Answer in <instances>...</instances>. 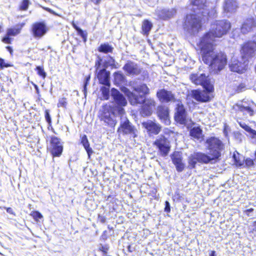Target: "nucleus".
<instances>
[{
    "label": "nucleus",
    "mask_w": 256,
    "mask_h": 256,
    "mask_svg": "<svg viewBox=\"0 0 256 256\" xmlns=\"http://www.w3.org/2000/svg\"><path fill=\"white\" fill-rule=\"evenodd\" d=\"M90 75L88 76L85 79L84 84V90L83 91L84 94L86 93L87 90V86L90 83Z\"/></svg>",
    "instance_id": "obj_42"
},
{
    "label": "nucleus",
    "mask_w": 256,
    "mask_h": 256,
    "mask_svg": "<svg viewBox=\"0 0 256 256\" xmlns=\"http://www.w3.org/2000/svg\"><path fill=\"white\" fill-rule=\"evenodd\" d=\"M133 92L125 88L124 93L130 103L132 106L142 105L141 112L149 116L152 114V108L156 106V100L153 98H146L150 94V88L146 84H141L132 88Z\"/></svg>",
    "instance_id": "obj_2"
},
{
    "label": "nucleus",
    "mask_w": 256,
    "mask_h": 256,
    "mask_svg": "<svg viewBox=\"0 0 256 256\" xmlns=\"http://www.w3.org/2000/svg\"><path fill=\"white\" fill-rule=\"evenodd\" d=\"M6 48L10 52V54L12 56L14 54V50L10 46H6Z\"/></svg>",
    "instance_id": "obj_48"
},
{
    "label": "nucleus",
    "mask_w": 256,
    "mask_h": 256,
    "mask_svg": "<svg viewBox=\"0 0 256 256\" xmlns=\"http://www.w3.org/2000/svg\"><path fill=\"white\" fill-rule=\"evenodd\" d=\"M242 58L248 61L256 55V42L248 40L244 42L240 50Z\"/></svg>",
    "instance_id": "obj_9"
},
{
    "label": "nucleus",
    "mask_w": 256,
    "mask_h": 256,
    "mask_svg": "<svg viewBox=\"0 0 256 256\" xmlns=\"http://www.w3.org/2000/svg\"><path fill=\"white\" fill-rule=\"evenodd\" d=\"M174 134V132L168 128H165L164 130V136H170L172 134Z\"/></svg>",
    "instance_id": "obj_44"
},
{
    "label": "nucleus",
    "mask_w": 256,
    "mask_h": 256,
    "mask_svg": "<svg viewBox=\"0 0 256 256\" xmlns=\"http://www.w3.org/2000/svg\"><path fill=\"white\" fill-rule=\"evenodd\" d=\"M35 70L36 71L37 74L42 78H45L46 74V72H44L43 66H36Z\"/></svg>",
    "instance_id": "obj_35"
},
{
    "label": "nucleus",
    "mask_w": 256,
    "mask_h": 256,
    "mask_svg": "<svg viewBox=\"0 0 256 256\" xmlns=\"http://www.w3.org/2000/svg\"><path fill=\"white\" fill-rule=\"evenodd\" d=\"M48 30V28L44 22H37L32 26L31 32L33 36L36 38H42Z\"/></svg>",
    "instance_id": "obj_14"
},
{
    "label": "nucleus",
    "mask_w": 256,
    "mask_h": 256,
    "mask_svg": "<svg viewBox=\"0 0 256 256\" xmlns=\"http://www.w3.org/2000/svg\"><path fill=\"white\" fill-rule=\"evenodd\" d=\"M152 28V23L148 20H144L142 22L141 33L144 36H148Z\"/></svg>",
    "instance_id": "obj_27"
},
{
    "label": "nucleus",
    "mask_w": 256,
    "mask_h": 256,
    "mask_svg": "<svg viewBox=\"0 0 256 256\" xmlns=\"http://www.w3.org/2000/svg\"><path fill=\"white\" fill-rule=\"evenodd\" d=\"M170 158L172 164L175 166L176 170L181 172L184 170L185 164L182 162V152L174 151L170 154Z\"/></svg>",
    "instance_id": "obj_18"
},
{
    "label": "nucleus",
    "mask_w": 256,
    "mask_h": 256,
    "mask_svg": "<svg viewBox=\"0 0 256 256\" xmlns=\"http://www.w3.org/2000/svg\"><path fill=\"white\" fill-rule=\"evenodd\" d=\"M110 87L103 86L100 88V92L104 100H108L110 98Z\"/></svg>",
    "instance_id": "obj_32"
},
{
    "label": "nucleus",
    "mask_w": 256,
    "mask_h": 256,
    "mask_svg": "<svg viewBox=\"0 0 256 256\" xmlns=\"http://www.w3.org/2000/svg\"><path fill=\"white\" fill-rule=\"evenodd\" d=\"M156 96L161 102H176L174 114V121L180 124L186 125L188 122L187 111L184 104L180 99H176L175 95L171 91L162 88L158 90Z\"/></svg>",
    "instance_id": "obj_4"
},
{
    "label": "nucleus",
    "mask_w": 256,
    "mask_h": 256,
    "mask_svg": "<svg viewBox=\"0 0 256 256\" xmlns=\"http://www.w3.org/2000/svg\"><path fill=\"white\" fill-rule=\"evenodd\" d=\"M156 116L164 124H170V109L168 106L163 104L158 106L156 108Z\"/></svg>",
    "instance_id": "obj_17"
},
{
    "label": "nucleus",
    "mask_w": 256,
    "mask_h": 256,
    "mask_svg": "<svg viewBox=\"0 0 256 256\" xmlns=\"http://www.w3.org/2000/svg\"><path fill=\"white\" fill-rule=\"evenodd\" d=\"M233 158L236 166L242 167L244 165V157L238 152L234 153Z\"/></svg>",
    "instance_id": "obj_29"
},
{
    "label": "nucleus",
    "mask_w": 256,
    "mask_h": 256,
    "mask_svg": "<svg viewBox=\"0 0 256 256\" xmlns=\"http://www.w3.org/2000/svg\"><path fill=\"white\" fill-rule=\"evenodd\" d=\"M114 116L115 112L112 106L108 104L102 106V110L98 115L100 121L104 122L107 126L114 128L116 124Z\"/></svg>",
    "instance_id": "obj_8"
},
{
    "label": "nucleus",
    "mask_w": 256,
    "mask_h": 256,
    "mask_svg": "<svg viewBox=\"0 0 256 256\" xmlns=\"http://www.w3.org/2000/svg\"><path fill=\"white\" fill-rule=\"evenodd\" d=\"M109 248V246L106 244L104 246H102L101 247L99 248L98 250L102 252L103 254L106 256L107 254Z\"/></svg>",
    "instance_id": "obj_40"
},
{
    "label": "nucleus",
    "mask_w": 256,
    "mask_h": 256,
    "mask_svg": "<svg viewBox=\"0 0 256 256\" xmlns=\"http://www.w3.org/2000/svg\"><path fill=\"white\" fill-rule=\"evenodd\" d=\"M98 220L100 221L101 223H104L106 221V217L100 214L98 216Z\"/></svg>",
    "instance_id": "obj_47"
},
{
    "label": "nucleus",
    "mask_w": 256,
    "mask_h": 256,
    "mask_svg": "<svg viewBox=\"0 0 256 256\" xmlns=\"http://www.w3.org/2000/svg\"><path fill=\"white\" fill-rule=\"evenodd\" d=\"M206 0H192V4L193 6H205Z\"/></svg>",
    "instance_id": "obj_39"
},
{
    "label": "nucleus",
    "mask_w": 256,
    "mask_h": 256,
    "mask_svg": "<svg viewBox=\"0 0 256 256\" xmlns=\"http://www.w3.org/2000/svg\"><path fill=\"white\" fill-rule=\"evenodd\" d=\"M123 70L130 75L137 76L141 74L142 70L137 64L134 62L128 61L123 66Z\"/></svg>",
    "instance_id": "obj_20"
},
{
    "label": "nucleus",
    "mask_w": 256,
    "mask_h": 256,
    "mask_svg": "<svg viewBox=\"0 0 256 256\" xmlns=\"http://www.w3.org/2000/svg\"><path fill=\"white\" fill-rule=\"evenodd\" d=\"M204 19L198 14L186 15L182 24L184 30L190 35H195L203 30Z\"/></svg>",
    "instance_id": "obj_6"
},
{
    "label": "nucleus",
    "mask_w": 256,
    "mask_h": 256,
    "mask_svg": "<svg viewBox=\"0 0 256 256\" xmlns=\"http://www.w3.org/2000/svg\"><path fill=\"white\" fill-rule=\"evenodd\" d=\"M143 128L146 130L148 136L158 134L162 130V126L160 124L156 122L155 120H148L142 122Z\"/></svg>",
    "instance_id": "obj_15"
},
{
    "label": "nucleus",
    "mask_w": 256,
    "mask_h": 256,
    "mask_svg": "<svg viewBox=\"0 0 256 256\" xmlns=\"http://www.w3.org/2000/svg\"><path fill=\"white\" fill-rule=\"evenodd\" d=\"M253 208H250L248 209H247L244 211V212L246 214L247 216H250L249 212H252L254 211Z\"/></svg>",
    "instance_id": "obj_52"
},
{
    "label": "nucleus",
    "mask_w": 256,
    "mask_h": 256,
    "mask_svg": "<svg viewBox=\"0 0 256 256\" xmlns=\"http://www.w3.org/2000/svg\"><path fill=\"white\" fill-rule=\"evenodd\" d=\"M254 165V160L247 158L246 160L244 159V165L242 166L244 167H250Z\"/></svg>",
    "instance_id": "obj_38"
},
{
    "label": "nucleus",
    "mask_w": 256,
    "mask_h": 256,
    "mask_svg": "<svg viewBox=\"0 0 256 256\" xmlns=\"http://www.w3.org/2000/svg\"><path fill=\"white\" fill-rule=\"evenodd\" d=\"M30 215L32 217L34 221L36 222H39V220L42 219L43 218L42 214L38 210L32 211Z\"/></svg>",
    "instance_id": "obj_33"
},
{
    "label": "nucleus",
    "mask_w": 256,
    "mask_h": 256,
    "mask_svg": "<svg viewBox=\"0 0 256 256\" xmlns=\"http://www.w3.org/2000/svg\"><path fill=\"white\" fill-rule=\"evenodd\" d=\"M170 205L168 202L166 201L165 202V208L164 211L166 212H170Z\"/></svg>",
    "instance_id": "obj_46"
},
{
    "label": "nucleus",
    "mask_w": 256,
    "mask_h": 256,
    "mask_svg": "<svg viewBox=\"0 0 256 256\" xmlns=\"http://www.w3.org/2000/svg\"><path fill=\"white\" fill-rule=\"evenodd\" d=\"M230 70L238 74H242L246 70V68L244 64L238 60H234L230 64Z\"/></svg>",
    "instance_id": "obj_23"
},
{
    "label": "nucleus",
    "mask_w": 256,
    "mask_h": 256,
    "mask_svg": "<svg viewBox=\"0 0 256 256\" xmlns=\"http://www.w3.org/2000/svg\"><path fill=\"white\" fill-rule=\"evenodd\" d=\"M114 66V64H110V66Z\"/></svg>",
    "instance_id": "obj_62"
},
{
    "label": "nucleus",
    "mask_w": 256,
    "mask_h": 256,
    "mask_svg": "<svg viewBox=\"0 0 256 256\" xmlns=\"http://www.w3.org/2000/svg\"><path fill=\"white\" fill-rule=\"evenodd\" d=\"M110 61L112 62L113 63L115 62L114 59L113 57L110 56Z\"/></svg>",
    "instance_id": "obj_56"
},
{
    "label": "nucleus",
    "mask_w": 256,
    "mask_h": 256,
    "mask_svg": "<svg viewBox=\"0 0 256 256\" xmlns=\"http://www.w3.org/2000/svg\"><path fill=\"white\" fill-rule=\"evenodd\" d=\"M198 46L202 61L213 72L218 74L226 66L228 58L226 54L222 51L214 52L216 44L198 43Z\"/></svg>",
    "instance_id": "obj_3"
},
{
    "label": "nucleus",
    "mask_w": 256,
    "mask_h": 256,
    "mask_svg": "<svg viewBox=\"0 0 256 256\" xmlns=\"http://www.w3.org/2000/svg\"><path fill=\"white\" fill-rule=\"evenodd\" d=\"M216 252L214 250H212L210 254V256H215Z\"/></svg>",
    "instance_id": "obj_55"
},
{
    "label": "nucleus",
    "mask_w": 256,
    "mask_h": 256,
    "mask_svg": "<svg viewBox=\"0 0 256 256\" xmlns=\"http://www.w3.org/2000/svg\"><path fill=\"white\" fill-rule=\"evenodd\" d=\"M118 113L119 114H124V109L121 106H118Z\"/></svg>",
    "instance_id": "obj_51"
},
{
    "label": "nucleus",
    "mask_w": 256,
    "mask_h": 256,
    "mask_svg": "<svg viewBox=\"0 0 256 256\" xmlns=\"http://www.w3.org/2000/svg\"><path fill=\"white\" fill-rule=\"evenodd\" d=\"M117 132L122 135H130L133 138L137 137V130L130 120L126 118L120 123Z\"/></svg>",
    "instance_id": "obj_13"
},
{
    "label": "nucleus",
    "mask_w": 256,
    "mask_h": 256,
    "mask_svg": "<svg viewBox=\"0 0 256 256\" xmlns=\"http://www.w3.org/2000/svg\"><path fill=\"white\" fill-rule=\"evenodd\" d=\"M154 146L158 150L160 156H166L170 150V140L164 135H160L153 143Z\"/></svg>",
    "instance_id": "obj_11"
},
{
    "label": "nucleus",
    "mask_w": 256,
    "mask_h": 256,
    "mask_svg": "<svg viewBox=\"0 0 256 256\" xmlns=\"http://www.w3.org/2000/svg\"><path fill=\"white\" fill-rule=\"evenodd\" d=\"M71 24L72 27L77 31L78 34L82 38L83 41L86 42L87 40V32L78 26L74 21H72Z\"/></svg>",
    "instance_id": "obj_30"
},
{
    "label": "nucleus",
    "mask_w": 256,
    "mask_h": 256,
    "mask_svg": "<svg viewBox=\"0 0 256 256\" xmlns=\"http://www.w3.org/2000/svg\"><path fill=\"white\" fill-rule=\"evenodd\" d=\"M110 72L107 71L106 68L99 70L97 74V78L99 84L106 86H110Z\"/></svg>",
    "instance_id": "obj_21"
},
{
    "label": "nucleus",
    "mask_w": 256,
    "mask_h": 256,
    "mask_svg": "<svg viewBox=\"0 0 256 256\" xmlns=\"http://www.w3.org/2000/svg\"><path fill=\"white\" fill-rule=\"evenodd\" d=\"M80 144L83 146L85 150H86L88 158H90L91 155L93 153L92 148L90 147V142L88 139L87 136L86 134H83L80 136Z\"/></svg>",
    "instance_id": "obj_25"
},
{
    "label": "nucleus",
    "mask_w": 256,
    "mask_h": 256,
    "mask_svg": "<svg viewBox=\"0 0 256 256\" xmlns=\"http://www.w3.org/2000/svg\"><path fill=\"white\" fill-rule=\"evenodd\" d=\"M256 28V18H248L246 19L240 27L242 34H247Z\"/></svg>",
    "instance_id": "obj_19"
},
{
    "label": "nucleus",
    "mask_w": 256,
    "mask_h": 256,
    "mask_svg": "<svg viewBox=\"0 0 256 256\" xmlns=\"http://www.w3.org/2000/svg\"><path fill=\"white\" fill-rule=\"evenodd\" d=\"M236 106L237 107L236 110L242 112L244 114H248L250 116H252L254 114V110L250 105L244 106L242 104H236Z\"/></svg>",
    "instance_id": "obj_26"
},
{
    "label": "nucleus",
    "mask_w": 256,
    "mask_h": 256,
    "mask_svg": "<svg viewBox=\"0 0 256 256\" xmlns=\"http://www.w3.org/2000/svg\"><path fill=\"white\" fill-rule=\"evenodd\" d=\"M25 24V22H23L17 24L13 27L8 28L6 30V34L1 38V41L6 44H11L14 40L12 36L19 34Z\"/></svg>",
    "instance_id": "obj_12"
},
{
    "label": "nucleus",
    "mask_w": 256,
    "mask_h": 256,
    "mask_svg": "<svg viewBox=\"0 0 256 256\" xmlns=\"http://www.w3.org/2000/svg\"><path fill=\"white\" fill-rule=\"evenodd\" d=\"M4 31L3 27L2 25L0 24V33Z\"/></svg>",
    "instance_id": "obj_58"
},
{
    "label": "nucleus",
    "mask_w": 256,
    "mask_h": 256,
    "mask_svg": "<svg viewBox=\"0 0 256 256\" xmlns=\"http://www.w3.org/2000/svg\"><path fill=\"white\" fill-rule=\"evenodd\" d=\"M102 60L101 58L98 57V58L96 60L94 64V68L96 70H99L102 64Z\"/></svg>",
    "instance_id": "obj_41"
},
{
    "label": "nucleus",
    "mask_w": 256,
    "mask_h": 256,
    "mask_svg": "<svg viewBox=\"0 0 256 256\" xmlns=\"http://www.w3.org/2000/svg\"><path fill=\"white\" fill-rule=\"evenodd\" d=\"M11 65L10 64L6 63L3 58H0V68L1 69L4 68H8Z\"/></svg>",
    "instance_id": "obj_43"
},
{
    "label": "nucleus",
    "mask_w": 256,
    "mask_h": 256,
    "mask_svg": "<svg viewBox=\"0 0 256 256\" xmlns=\"http://www.w3.org/2000/svg\"><path fill=\"white\" fill-rule=\"evenodd\" d=\"M254 230L256 231V220L253 223Z\"/></svg>",
    "instance_id": "obj_57"
},
{
    "label": "nucleus",
    "mask_w": 256,
    "mask_h": 256,
    "mask_svg": "<svg viewBox=\"0 0 256 256\" xmlns=\"http://www.w3.org/2000/svg\"><path fill=\"white\" fill-rule=\"evenodd\" d=\"M34 88L36 89V90L37 91V92L38 93L39 92V90H38V86H37V85L35 84L34 85Z\"/></svg>",
    "instance_id": "obj_60"
},
{
    "label": "nucleus",
    "mask_w": 256,
    "mask_h": 256,
    "mask_svg": "<svg viewBox=\"0 0 256 256\" xmlns=\"http://www.w3.org/2000/svg\"><path fill=\"white\" fill-rule=\"evenodd\" d=\"M190 136L194 139L202 141L204 140V135L200 126H194L190 130Z\"/></svg>",
    "instance_id": "obj_24"
},
{
    "label": "nucleus",
    "mask_w": 256,
    "mask_h": 256,
    "mask_svg": "<svg viewBox=\"0 0 256 256\" xmlns=\"http://www.w3.org/2000/svg\"><path fill=\"white\" fill-rule=\"evenodd\" d=\"M108 228L110 230H112V228H110V226H108Z\"/></svg>",
    "instance_id": "obj_61"
},
{
    "label": "nucleus",
    "mask_w": 256,
    "mask_h": 256,
    "mask_svg": "<svg viewBox=\"0 0 256 256\" xmlns=\"http://www.w3.org/2000/svg\"><path fill=\"white\" fill-rule=\"evenodd\" d=\"M231 27V23L228 20H214L210 24V28L200 38L198 44H216V38H221L226 35Z\"/></svg>",
    "instance_id": "obj_5"
},
{
    "label": "nucleus",
    "mask_w": 256,
    "mask_h": 256,
    "mask_svg": "<svg viewBox=\"0 0 256 256\" xmlns=\"http://www.w3.org/2000/svg\"><path fill=\"white\" fill-rule=\"evenodd\" d=\"M108 234H107V231L104 230L102 232V234L101 236V238L102 240H105L108 238Z\"/></svg>",
    "instance_id": "obj_49"
},
{
    "label": "nucleus",
    "mask_w": 256,
    "mask_h": 256,
    "mask_svg": "<svg viewBox=\"0 0 256 256\" xmlns=\"http://www.w3.org/2000/svg\"><path fill=\"white\" fill-rule=\"evenodd\" d=\"M64 146L60 138L56 136H51L50 140V147L48 150L52 156L54 158L60 157L63 152Z\"/></svg>",
    "instance_id": "obj_10"
},
{
    "label": "nucleus",
    "mask_w": 256,
    "mask_h": 256,
    "mask_svg": "<svg viewBox=\"0 0 256 256\" xmlns=\"http://www.w3.org/2000/svg\"><path fill=\"white\" fill-rule=\"evenodd\" d=\"M44 117L48 126H51L52 124V118L50 114V110H44Z\"/></svg>",
    "instance_id": "obj_37"
},
{
    "label": "nucleus",
    "mask_w": 256,
    "mask_h": 256,
    "mask_svg": "<svg viewBox=\"0 0 256 256\" xmlns=\"http://www.w3.org/2000/svg\"><path fill=\"white\" fill-rule=\"evenodd\" d=\"M203 90L200 89L193 90L191 91V97L196 102L200 103L208 102L212 100L214 96V84L202 87Z\"/></svg>",
    "instance_id": "obj_7"
},
{
    "label": "nucleus",
    "mask_w": 256,
    "mask_h": 256,
    "mask_svg": "<svg viewBox=\"0 0 256 256\" xmlns=\"http://www.w3.org/2000/svg\"><path fill=\"white\" fill-rule=\"evenodd\" d=\"M128 252H132V250H131V246L130 244H129L128 247Z\"/></svg>",
    "instance_id": "obj_54"
},
{
    "label": "nucleus",
    "mask_w": 256,
    "mask_h": 256,
    "mask_svg": "<svg viewBox=\"0 0 256 256\" xmlns=\"http://www.w3.org/2000/svg\"><path fill=\"white\" fill-rule=\"evenodd\" d=\"M122 76V74H119L118 72H115L114 73V76Z\"/></svg>",
    "instance_id": "obj_59"
},
{
    "label": "nucleus",
    "mask_w": 256,
    "mask_h": 256,
    "mask_svg": "<svg viewBox=\"0 0 256 256\" xmlns=\"http://www.w3.org/2000/svg\"><path fill=\"white\" fill-rule=\"evenodd\" d=\"M208 154L202 152H196L188 158V164L190 168H194L197 162L207 164L212 160L218 161L222 156V152L224 146L222 142L216 136L208 138L206 140Z\"/></svg>",
    "instance_id": "obj_1"
},
{
    "label": "nucleus",
    "mask_w": 256,
    "mask_h": 256,
    "mask_svg": "<svg viewBox=\"0 0 256 256\" xmlns=\"http://www.w3.org/2000/svg\"><path fill=\"white\" fill-rule=\"evenodd\" d=\"M190 80L192 83L196 86H201L202 87L214 84L212 83L208 76L204 74H192L190 76Z\"/></svg>",
    "instance_id": "obj_16"
},
{
    "label": "nucleus",
    "mask_w": 256,
    "mask_h": 256,
    "mask_svg": "<svg viewBox=\"0 0 256 256\" xmlns=\"http://www.w3.org/2000/svg\"><path fill=\"white\" fill-rule=\"evenodd\" d=\"M68 104L67 99L66 98H60L58 100V102L57 104V106L58 108L62 107L64 108H66Z\"/></svg>",
    "instance_id": "obj_36"
},
{
    "label": "nucleus",
    "mask_w": 256,
    "mask_h": 256,
    "mask_svg": "<svg viewBox=\"0 0 256 256\" xmlns=\"http://www.w3.org/2000/svg\"><path fill=\"white\" fill-rule=\"evenodd\" d=\"M112 96L118 106H126L127 102L125 98L116 89L112 88Z\"/></svg>",
    "instance_id": "obj_22"
},
{
    "label": "nucleus",
    "mask_w": 256,
    "mask_h": 256,
    "mask_svg": "<svg viewBox=\"0 0 256 256\" xmlns=\"http://www.w3.org/2000/svg\"><path fill=\"white\" fill-rule=\"evenodd\" d=\"M30 4V0H22L18 6V10L21 12L26 11Z\"/></svg>",
    "instance_id": "obj_31"
},
{
    "label": "nucleus",
    "mask_w": 256,
    "mask_h": 256,
    "mask_svg": "<svg viewBox=\"0 0 256 256\" xmlns=\"http://www.w3.org/2000/svg\"><path fill=\"white\" fill-rule=\"evenodd\" d=\"M114 47L108 42L101 44L98 48V51L103 54H112L114 52Z\"/></svg>",
    "instance_id": "obj_28"
},
{
    "label": "nucleus",
    "mask_w": 256,
    "mask_h": 256,
    "mask_svg": "<svg viewBox=\"0 0 256 256\" xmlns=\"http://www.w3.org/2000/svg\"><path fill=\"white\" fill-rule=\"evenodd\" d=\"M6 212L15 216H16V213L14 212L13 210L12 209V208L9 207V208H6Z\"/></svg>",
    "instance_id": "obj_50"
},
{
    "label": "nucleus",
    "mask_w": 256,
    "mask_h": 256,
    "mask_svg": "<svg viewBox=\"0 0 256 256\" xmlns=\"http://www.w3.org/2000/svg\"><path fill=\"white\" fill-rule=\"evenodd\" d=\"M44 10H46V12H50V14L54 15V16H60V14H58V13L56 12L54 10H53L52 9L49 8H48V7H44L43 8Z\"/></svg>",
    "instance_id": "obj_45"
},
{
    "label": "nucleus",
    "mask_w": 256,
    "mask_h": 256,
    "mask_svg": "<svg viewBox=\"0 0 256 256\" xmlns=\"http://www.w3.org/2000/svg\"><path fill=\"white\" fill-rule=\"evenodd\" d=\"M102 0H92L96 4H98Z\"/></svg>",
    "instance_id": "obj_53"
},
{
    "label": "nucleus",
    "mask_w": 256,
    "mask_h": 256,
    "mask_svg": "<svg viewBox=\"0 0 256 256\" xmlns=\"http://www.w3.org/2000/svg\"><path fill=\"white\" fill-rule=\"evenodd\" d=\"M239 124L242 128L247 132H248L250 134H256V131L252 129L250 126H248L246 123L240 122H239Z\"/></svg>",
    "instance_id": "obj_34"
}]
</instances>
